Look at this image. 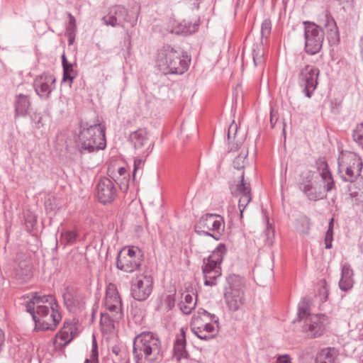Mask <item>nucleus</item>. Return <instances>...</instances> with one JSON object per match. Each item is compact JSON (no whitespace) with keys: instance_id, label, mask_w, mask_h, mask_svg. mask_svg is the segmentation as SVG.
I'll return each instance as SVG.
<instances>
[{"instance_id":"obj_1","label":"nucleus","mask_w":363,"mask_h":363,"mask_svg":"<svg viewBox=\"0 0 363 363\" xmlns=\"http://www.w3.org/2000/svg\"><path fill=\"white\" fill-rule=\"evenodd\" d=\"M133 358L135 363H159L163 359L161 341L152 332H143L133 340Z\"/></svg>"},{"instance_id":"obj_2","label":"nucleus","mask_w":363,"mask_h":363,"mask_svg":"<svg viewBox=\"0 0 363 363\" xmlns=\"http://www.w3.org/2000/svg\"><path fill=\"white\" fill-rule=\"evenodd\" d=\"M106 127L99 121L93 124L81 121L76 148L81 155L104 150L106 147Z\"/></svg>"},{"instance_id":"obj_3","label":"nucleus","mask_w":363,"mask_h":363,"mask_svg":"<svg viewBox=\"0 0 363 363\" xmlns=\"http://www.w3.org/2000/svg\"><path fill=\"white\" fill-rule=\"evenodd\" d=\"M191 58L181 49L164 45L158 50L157 66L164 74H182L187 71Z\"/></svg>"},{"instance_id":"obj_4","label":"nucleus","mask_w":363,"mask_h":363,"mask_svg":"<svg viewBox=\"0 0 363 363\" xmlns=\"http://www.w3.org/2000/svg\"><path fill=\"white\" fill-rule=\"evenodd\" d=\"M306 298L298 305V320H303V329L312 338L320 337L325 330L328 318L325 314H311Z\"/></svg>"},{"instance_id":"obj_5","label":"nucleus","mask_w":363,"mask_h":363,"mask_svg":"<svg viewBox=\"0 0 363 363\" xmlns=\"http://www.w3.org/2000/svg\"><path fill=\"white\" fill-rule=\"evenodd\" d=\"M245 286L244 278L239 275L230 274L226 277V285L224 286V300L230 311H237L245 304Z\"/></svg>"},{"instance_id":"obj_6","label":"nucleus","mask_w":363,"mask_h":363,"mask_svg":"<svg viewBox=\"0 0 363 363\" xmlns=\"http://www.w3.org/2000/svg\"><path fill=\"white\" fill-rule=\"evenodd\" d=\"M225 228L223 218L216 213L203 215L194 225L196 233L200 236H208L219 240Z\"/></svg>"},{"instance_id":"obj_7","label":"nucleus","mask_w":363,"mask_h":363,"mask_svg":"<svg viewBox=\"0 0 363 363\" xmlns=\"http://www.w3.org/2000/svg\"><path fill=\"white\" fill-rule=\"evenodd\" d=\"M363 162L362 159L352 152L341 151L338 157L339 172L343 181L353 184L360 177Z\"/></svg>"},{"instance_id":"obj_8","label":"nucleus","mask_w":363,"mask_h":363,"mask_svg":"<svg viewBox=\"0 0 363 363\" xmlns=\"http://www.w3.org/2000/svg\"><path fill=\"white\" fill-rule=\"evenodd\" d=\"M132 9L130 12H128L124 6H116L111 9L107 16L103 18V21L106 25H110L113 27L117 26L123 27L125 23L134 26L138 21L140 6L135 2Z\"/></svg>"},{"instance_id":"obj_9","label":"nucleus","mask_w":363,"mask_h":363,"mask_svg":"<svg viewBox=\"0 0 363 363\" xmlns=\"http://www.w3.org/2000/svg\"><path fill=\"white\" fill-rule=\"evenodd\" d=\"M143 261V254L138 247H125L118 252L116 267L125 272L133 273L139 269Z\"/></svg>"},{"instance_id":"obj_10","label":"nucleus","mask_w":363,"mask_h":363,"mask_svg":"<svg viewBox=\"0 0 363 363\" xmlns=\"http://www.w3.org/2000/svg\"><path fill=\"white\" fill-rule=\"evenodd\" d=\"M305 51L313 55L320 52L324 40V31L315 23L304 21Z\"/></svg>"},{"instance_id":"obj_11","label":"nucleus","mask_w":363,"mask_h":363,"mask_svg":"<svg viewBox=\"0 0 363 363\" xmlns=\"http://www.w3.org/2000/svg\"><path fill=\"white\" fill-rule=\"evenodd\" d=\"M153 278L147 273L140 274L132 279L130 282V294L132 297L138 301L148 298L152 292Z\"/></svg>"},{"instance_id":"obj_12","label":"nucleus","mask_w":363,"mask_h":363,"mask_svg":"<svg viewBox=\"0 0 363 363\" xmlns=\"http://www.w3.org/2000/svg\"><path fill=\"white\" fill-rule=\"evenodd\" d=\"M319 74V69L313 65H306L300 70L298 84L306 97L311 98L316 89Z\"/></svg>"},{"instance_id":"obj_13","label":"nucleus","mask_w":363,"mask_h":363,"mask_svg":"<svg viewBox=\"0 0 363 363\" xmlns=\"http://www.w3.org/2000/svg\"><path fill=\"white\" fill-rule=\"evenodd\" d=\"M52 307H59L55 298L52 295H40L38 292H32L30 301L26 304V311L32 317L47 312Z\"/></svg>"},{"instance_id":"obj_14","label":"nucleus","mask_w":363,"mask_h":363,"mask_svg":"<svg viewBox=\"0 0 363 363\" xmlns=\"http://www.w3.org/2000/svg\"><path fill=\"white\" fill-rule=\"evenodd\" d=\"M128 141L138 154L145 157L152 151L155 145V142L150 140L146 128H139L132 132L128 136Z\"/></svg>"},{"instance_id":"obj_15","label":"nucleus","mask_w":363,"mask_h":363,"mask_svg":"<svg viewBox=\"0 0 363 363\" xmlns=\"http://www.w3.org/2000/svg\"><path fill=\"white\" fill-rule=\"evenodd\" d=\"M35 329L41 330H54L62 319L58 307H52L42 314L33 315Z\"/></svg>"},{"instance_id":"obj_16","label":"nucleus","mask_w":363,"mask_h":363,"mask_svg":"<svg viewBox=\"0 0 363 363\" xmlns=\"http://www.w3.org/2000/svg\"><path fill=\"white\" fill-rule=\"evenodd\" d=\"M96 190L98 200L103 204L113 202L117 195L114 183L107 177H103L99 180Z\"/></svg>"},{"instance_id":"obj_17","label":"nucleus","mask_w":363,"mask_h":363,"mask_svg":"<svg viewBox=\"0 0 363 363\" xmlns=\"http://www.w3.org/2000/svg\"><path fill=\"white\" fill-rule=\"evenodd\" d=\"M36 94L41 98L48 99L51 92L55 89V78L49 73H43L36 77L34 80Z\"/></svg>"},{"instance_id":"obj_18","label":"nucleus","mask_w":363,"mask_h":363,"mask_svg":"<svg viewBox=\"0 0 363 363\" xmlns=\"http://www.w3.org/2000/svg\"><path fill=\"white\" fill-rule=\"evenodd\" d=\"M105 305L110 312L116 313L113 318L116 319L121 317V300L116 286L113 284H110L106 289Z\"/></svg>"},{"instance_id":"obj_19","label":"nucleus","mask_w":363,"mask_h":363,"mask_svg":"<svg viewBox=\"0 0 363 363\" xmlns=\"http://www.w3.org/2000/svg\"><path fill=\"white\" fill-rule=\"evenodd\" d=\"M24 257L25 255L22 252L17 253L16 259L13 261L12 269L17 279L23 281H26L32 277L33 272L32 265Z\"/></svg>"},{"instance_id":"obj_20","label":"nucleus","mask_w":363,"mask_h":363,"mask_svg":"<svg viewBox=\"0 0 363 363\" xmlns=\"http://www.w3.org/2000/svg\"><path fill=\"white\" fill-rule=\"evenodd\" d=\"M300 189L303 192L304 195L311 201H316L326 198L324 191L318 189L313 184V175L308 174L304 177L300 183Z\"/></svg>"},{"instance_id":"obj_21","label":"nucleus","mask_w":363,"mask_h":363,"mask_svg":"<svg viewBox=\"0 0 363 363\" xmlns=\"http://www.w3.org/2000/svg\"><path fill=\"white\" fill-rule=\"evenodd\" d=\"M324 28L327 33V38L329 43L336 44L339 42V31L336 22L329 11L324 13Z\"/></svg>"},{"instance_id":"obj_22","label":"nucleus","mask_w":363,"mask_h":363,"mask_svg":"<svg viewBox=\"0 0 363 363\" xmlns=\"http://www.w3.org/2000/svg\"><path fill=\"white\" fill-rule=\"evenodd\" d=\"M318 169L324 183V190L326 192L332 191L335 188V182L325 160H320L318 163Z\"/></svg>"},{"instance_id":"obj_23","label":"nucleus","mask_w":363,"mask_h":363,"mask_svg":"<svg viewBox=\"0 0 363 363\" xmlns=\"http://www.w3.org/2000/svg\"><path fill=\"white\" fill-rule=\"evenodd\" d=\"M354 272L349 264H345L342 267L341 279L339 281V286L342 291L350 290L354 284Z\"/></svg>"},{"instance_id":"obj_24","label":"nucleus","mask_w":363,"mask_h":363,"mask_svg":"<svg viewBox=\"0 0 363 363\" xmlns=\"http://www.w3.org/2000/svg\"><path fill=\"white\" fill-rule=\"evenodd\" d=\"M180 332L181 333L177 336L174 345V354L177 360H180L182 358H187L189 355L186 350L185 330L182 328Z\"/></svg>"},{"instance_id":"obj_25","label":"nucleus","mask_w":363,"mask_h":363,"mask_svg":"<svg viewBox=\"0 0 363 363\" xmlns=\"http://www.w3.org/2000/svg\"><path fill=\"white\" fill-rule=\"evenodd\" d=\"M65 305L69 311L80 308L82 299L80 295L75 291L67 289L63 294Z\"/></svg>"},{"instance_id":"obj_26","label":"nucleus","mask_w":363,"mask_h":363,"mask_svg":"<svg viewBox=\"0 0 363 363\" xmlns=\"http://www.w3.org/2000/svg\"><path fill=\"white\" fill-rule=\"evenodd\" d=\"M338 354L335 347L324 348L317 354L315 363H336Z\"/></svg>"},{"instance_id":"obj_27","label":"nucleus","mask_w":363,"mask_h":363,"mask_svg":"<svg viewBox=\"0 0 363 363\" xmlns=\"http://www.w3.org/2000/svg\"><path fill=\"white\" fill-rule=\"evenodd\" d=\"M30 101L29 96L24 94L16 96L15 101V115L16 116H26L29 111Z\"/></svg>"},{"instance_id":"obj_28","label":"nucleus","mask_w":363,"mask_h":363,"mask_svg":"<svg viewBox=\"0 0 363 363\" xmlns=\"http://www.w3.org/2000/svg\"><path fill=\"white\" fill-rule=\"evenodd\" d=\"M240 181L238 184H230V189L233 196H240L245 194H251V188L250 183H247L245 181V174L242 172L239 177Z\"/></svg>"},{"instance_id":"obj_29","label":"nucleus","mask_w":363,"mask_h":363,"mask_svg":"<svg viewBox=\"0 0 363 363\" xmlns=\"http://www.w3.org/2000/svg\"><path fill=\"white\" fill-rule=\"evenodd\" d=\"M226 252L227 249L225 245L220 243L212 252L211 255L208 257L204 259L208 262H211V263L213 262V264H218L220 266V264L223 262V256Z\"/></svg>"},{"instance_id":"obj_30","label":"nucleus","mask_w":363,"mask_h":363,"mask_svg":"<svg viewBox=\"0 0 363 363\" xmlns=\"http://www.w3.org/2000/svg\"><path fill=\"white\" fill-rule=\"evenodd\" d=\"M74 336V335H70L67 332L63 331V330L61 329L56 335L54 340V345L56 347L62 349L71 342Z\"/></svg>"},{"instance_id":"obj_31","label":"nucleus","mask_w":363,"mask_h":363,"mask_svg":"<svg viewBox=\"0 0 363 363\" xmlns=\"http://www.w3.org/2000/svg\"><path fill=\"white\" fill-rule=\"evenodd\" d=\"M183 295L184 301H181L179 303L180 309L183 313L189 315L194 309L196 301H194L192 295L189 294Z\"/></svg>"},{"instance_id":"obj_32","label":"nucleus","mask_w":363,"mask_h":363,"mask_svg":"<svg viewBox=\"0 0 363 363\" xmlns=\"http://www.w3.org/2000/svg\"><path fill=\"white\" fill-rule=\"evenodd\" d=\"M221 276V268H216L214 271L204 270V284L206 286H215L217 284V279Z\"/></svg>"},{"instance_id":"obj_33","label":"nucleus","mask_w":363,"mask_h":363,"mask_svg":"<svg viewBox=\"0 0 363 363\" xmlns=\"http://www.w3.org/2000/svg\"><path fill=\"white\" fill-rule=\"evenodd\" d=\"M310 226V219L306 216H301L296 221V229L299 234L308 235Z\"/></svg>"},{"instance_id":"obj_34","label":"nucleus","mask_w":363,"mask_h":363,"mask_svg":"<svg viewBox=\"0 0 363 363\" xmlns=\"http://www.w3.org/2000/svg\"><path fill=\"white\" fill-rule=\"evenodd\" d=\"M144 162L145 160L143 158L135 159L134 160L133 178L132 179L130 178H128L127 184H125V186L124 188L125 190L128 189L130 184H134L135 181L136 180L138 174H140V175L142 174Z\"/></svg>"},{"instance_id":"obj_35","label":"nucleus","mask_w":363,"mask_h":363,"mask_svg":"<svg viewBox=\"0 0 363 363\" xmlns=\"http://www.w3.org/2000/svg\"><path fill=\"white\" fill-rule=\"evenodd\" d=\"M352 138L356 144L363 150V123L357 124L352 130Z\"/></svg>"},{"instance_id":"obj_36","label":"nucleus","mask_w":363,"mask_h":363,"mask_svg":"<svg viewBox=\"0 0 363 363\" xmlns=\"http://www.w3.org/2000/svg\"><path fill=\"white\" fill-rule=\"evenodd\" d=\"M63 67V77L62 82H69V85L72 84L74 79L77 77V73L73 69L72 64L65 65Z\"/></svg>"},{"instance_id":"obj_37","label":"nucleus","mask_w":363,"mask_h":363,"mask_svg":"<svg viewBox=\"0 0 363 363\" xmlns=\"http://www.w3.org/2000/svg\"><path fill=\"white\" fill-rule=\"evenodd\" d=\"M247 150L245 151L244 152H241L239 155H238L233 162L234 168L238 170L244 169L247 162Z\"/></svg>"},{"instance_id":"obj_38","label":"nucleus","mask_w":363,"mask_h":363,"mask_svg":"<svg viewBox=\"0 0 363 363\" xmlns=\"http://www.w3.org/2000/svg\"><path fill=\"white\" fill-rule=\"evenodd\" d=\"M353 185L358 189V191H352L351 190V186L349 187L350 192V195L352 197L358 198L362 197L363 195V177H358L355 182L353 183Z\"/></svg>"},{"instance_id":"obj_39","label":"nucleus","mask_w":363,"mask_h":363,"mask_svg":"<svg viewBox=\"0 0 363 363\" xmlns=\"http://www.w3.org/2000/svg\"><path fill=\"white\" fill-rule=\"evenodd\" d=\"M78 234L75 230H67L62 233L63 241L66 245H72L77 240Z\"/></svg>"},{"instance_id":"obj_40","label":"nucleus","mask_w":363,"mask_h":363,"mask_svg":"<svg viewBox=\"0 0 363 363\" xmlns=\"http://www.w3.org/2000/svg\"><path fill=\"white\" fill-rule=\"evenodd\" d=\"M272 22L269 18L264 19L261 25L262 38H267L271 33Z\"/></svg>"},{"instance_id":"obj_41","label":"nucleus","mask_w":363,"mask_h":363,"mask_svg":"<svg viewBox=\"0 0 363 363\" xmlns=\"http://www.w3.org/2000/svg\"><path fill=\"white\" fill-rule=\"evenodd\" d=\"M252 200V195L250 194H245L242 196H240L239 203H238V208L240 212V218H242L243 211L248 205V203Z\"/></svg>"},{"instance_id":"obj_42","label":"nucleus","mask_w":363,"mask_h":363,"mask_svg":"<svg viewBox=\"0 0 363 363\" xmlns=\"http://www.w3.org/2000/svg\"><path fill=\"white\" fill-rule=\"evenodd\" d=\"M257 50L253 48L252 50V59L255 66H258L263 62V53L260 51L258 46Z\"/></svg>"},{"instance_id":"obj_43","label":"nucleus","mask_w":363,"mask_h":363,"mask_svg":"<svg viewBox=\"0 0 363 363\" xmlns=\"http://www.w3.org/2000/svg\"><path fill=\"white\" fill-rule=\"evenodd\" d=\"M69 23L66 27L67 33H76L77 26L75 18L69 13H68Z\"/></svg>"},{"instance_id":"obj_44","label":"nucleus","mask_w":363,"mask_h":363,"mask_svg":"<svg viewBox=\"0 0 363 363\" xmlns=\"http://www.w3.org/2000/svg\"><path fill=\"white\" fill-rule=\"evenodd\" d=\"M215 323H206L202 327V331L208 333V334H216L217 335L218 332V328H217V325L215 326Z\"/></svg>"},{"instance_id":"obj_45","label":"nucleus","mask_w":363,"mask_h":363,"mask_svg":"<svg viewBox=\"0 0 363 363\" xmlns=\"http://www.w3.org/2000/svg\"><path fill=\"white\" fill-rule=\"evenodd\" d=\"M175 294L167 295L164 300V304L167 310H171L175 305Z\"/></svg>"},{"instance_id":"obj_46","label":"nucleus","mask_w":363,"mask_h":363,"mask_svg":"<svg viewBox=\"0 0 363 363\" xmlns=\"http://www.w3.org/2000/svg\"><path fill=\"white\" fill-rule=\"evenodd\" d=\"M191 330H192L193 333L195 335H196L201 340H210L213 339V335H211V336H201V333H203L202 327H201V326H198V327H195L194 326V327H193L191 328Z\"/></svg>"},{"instance_id":"obj_47","label":"nucleus","mask_w":363,"mask_h":363,"mask_svg":"<svg viewBox=\"0 0 363 363\" xmlns=\"http://www.w3.org/2000/svg\"><path fill=\"white\" fill-rule=\"evenodd\" d=\"M216 268H221L220 265L218 264H213V263L208 262V260L203 259V265H202V272L203 274H204V270L208 269L210 271H214Z\"/></svg>"},{"instance_id":"obj_48","label":"nucleus","mask_w":363,"mask_h":363,"mask_svg":"<svg viewBox=\"0 0 363 363\" xmlns=\"http://www.w3.org/2000/svg\"><path fill=\"white\" fill-rule=\"evenodd\" d=\"M63 331H66L70 335H74L76 330L75 325L71 322H65L63 327L61 328Z\"/></svg>"},{"instance_id":"obj_49","label":"nucleus","mask_w":363,"mask_h":363,"mask_svg":"<svg viewBox=\"0 0 363 363\" xmlns=\"http://www.w3.org/2000/svg\"><path fill=\"white\" fill-rule=\"evenodd\" d=\"M340 106H341L340 102H338L336 100L331 101V102H330L331 112L334 114H337L339 113V109H340Z\"/></svg>"},{"instance_id":"obj_50","label":"nucleus","mask_w":363,"mask_h":363,"mask_svg":"<svg viewBox=\"0 0 363 363\" xmlns=\"http://www.w3.org/2000/svg\"><path fill=\"white\" fill-rule=\"evenodd\" d=\"M333 221H334V219L331 218L329 222L328 229L325 233V238H333Z\"/></svg>"},{"instance_id":"obj_51","label":"nucleus","mask_w":363,"mask_h":363,"mask_svg":"<svg viewBox=\"0 0 363 363\" xmlns=\"http://www.w3.org/2000/svg\"><path fill=\"white\" fill-rule=\"evenodd\" d=\"M91 359H98V349H97V344L94 339L93 341V345H92V350H91Z\"/></svg>"},{"instance_id":"obj_52","label":"nucleus","mask_w":363,"mask_h":363,"mask_svg":"<svg viewBox=\"0 0 363 363\" xmlns=\"http://www.w3.org/2000/svg\"><path fill=\"white\" fill-rule=\"evenodd\" d=\"M206 318H208L210 321H211L213 323L216 324L217 325V328H218L219 318H218V316H216L213 313H210V315H207Z\"/></svg>"},{"instance_id":"obj_53","label":"nucleus","mask_w":363,"mask_h":363,"mask_svg":"<svg viewBox=\"0 0 363 363\" xmlns=\"http://www.w3.org/2000/svg\"><path fill=\"white\" fill-rule=\"evenodd\" d=\"M277 120H278L277 116L274 113V111L272 110L271 113H270V123H271V125L272 128L274 127Z\"/></svg>"},{"instance_id":"obj_54","label":"nucleus","mask_w":363,"mask_h":363,"mask_svg":"<svg viewBox=\"0 0 363 363\" xmlns=\"http://www.w3.org/2000/svg\"><path fill=\"white\" fill-rule=\"evenodd\" d=\"M26 222L27 225H30V227H31L32 228H34V226H35V223H36V219L35 218V216H32V217L30 218H30H27V219L26 220ZM28 226H29V225H28Z\"/></svg>"},{"instance_id":"obj_55","label":"nucleus","mask_w":363,"mask_h":363,"mask_svg":"<svg viewBox=\"0 0 363 363\" xmlns=\"http://www.w3.org/2000/svg\"><path fill=\"white\" fill-rule=\"evenodd\" d=\"M333 240V238H325V248L326 249H330L332 248V242Z\"/></svg>"},{"instance_id":"obj_56","label":"nucleus","mask_w":363,"mask_h":363,"mask_svg":"<svg viewBox=\"0 0 363 363\" xmlns=\"http://www.w3.org/2000/svg\"><path fill=\"white\" fill-rule=\"evenodd\" d=\"M277 363H290V361L287 356H284L279 357L277 359Z\"/></svg>"},{"instance_id":"obj_57","label":"nucleus","mask_w":363,"mask_h":363,"mask_svg":"<svg viewBox=\"0 0 363 363\" xmlns=\"http://www.w3.org/2000/svg\"><path fill=\"white\" fill-rule=\"evenodd\" d=\"M67 34L69 38V44L71 45L75 39L76 33H67Z\"/></svg>"},{"instance_id":"obj_58","label":"nucleus","mask_w":363,"mask_h":363,"mask_svg":"<svg viewBox=\"0 0 363 363\" xmlns=\"http://www.w3.org/2000/svg\"><path fill=\"white\" fill-rule=\"evenodd\" d=\"M198 313L202 317H206L207 315H210V313L203 308H199Z\"/></svg>"},{"instance_id":"obj_59","label":"nucleus","mask_w":363,"mask_h":363,"mask_svg":"<svg viewBox=\"0 0 363 363\" xmlns=\"http://www.w3.org/2000/svg\"><path fill=\"white\" fill-rule=\"evenodd\" d=\"M69 64H71V63L67 61L65 55L63 54L62 56V67H64L65 65H69Z\"/></svg>"},{"instance_id":"obj_60","label":"nucleus","mask_w":363,"mask_h":363,"mask_svg":"<svg viewBox=\"0 0 363 363\" xmlns=\"http://www.w3.org/2000/svg\"><path fill=\"white\" fill-rule=\"evenodd\" d=\"M126 172L127 170L125 167H119L118 170V172L120 176L125 175L126 174Z\"/></svg>"},{"instance_id":"obj_61","label":"nucleus","mask_w":363,"mask_h":363,"mask_svg":"<svg viewBox=\"0 0 363 363\" xmlns=\"http://www.w3.org/2000/svg\"><path fill=\"white\" fill-rule=\"evenodd\" d=\"M120 350L118 347L115 346L112 348V352L114 353L116 355L118 354Z\"/></svg>"},{"instance_id":"obj_62","label":"nucleus","mask_w":363,"mask_h":363,"mask_svg":"<svg viewBox=\"0 0 363 363\" xmlns=\"http://www.w3.org/2000/svg\"><path fill=\"white\" fill-rule=\"evenodd\" d=\"M213 335V338L216 337V334H208V333L203 332L201 336H211Z\"/></svg>"},{"instance_id":"obj_63","label":"nucleus","mask_w":363,"mask_h":363,"mask_svg":"<svg viewBox=\"0 0 363 363\" xmlns=\"http://www.w3.org/2000/svg\"><path fill=\"white\" fill-rule=\"evenodd\" d=\"M234 128L235 130H237V125H235V126H233V125H231L228 129V139L230 138V130Z\"/></svg>"},{"instance_id":"obj_64","label":"nucleus","mask_w":363,"mask_h":363,"mask_svg":"<svg viewBox=\"0 0 363 363\" xmlns=\"http://www.w3.org/2000/svg\"><path fill=\"white\" fill-rule=\"evenodd\" d=\"M91 363H99L98 359H91Z\"/></svg>"}]
</instances>
